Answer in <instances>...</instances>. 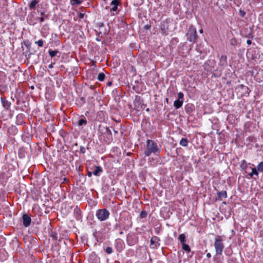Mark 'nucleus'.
Wrapping results in <instances>:
<instances>
[{"label": "nucleus", "mask_w": 263, "mask_h": 263, "mask_svg": "<svg viewBox=\"0 0 263 263\" xmlns=\"http://www.w3.org/2000/svg\"><path fill=\"white\" fill-rule=\"evenodd\" d=\"M160 151L158 146V144L154 141L148 139L146 140V147L144 151V155L148 157L152 154L158 155Z\"/></svg>", "instance_id": "1"}, {"label": "nucleus", "mask_w": 263, "mask_h": 263, "mask_svg": "<svg viewBox=\"0 0 263 263\" xmlns=\"http://www.w3.org/2000/svg\"><path fill=\"white\" fill-rule=\"evenodd\" d=\"M224 236L221 235H217L215 238L214 246L215 249L216 256L221 255L224 245L223 243Z\"/></svg>", "instance_id": "2"}, {"label": "nucleus", "mask_w": 263, "mask_h": 263, "mask_svg": "<svg viewBox=\"0 0 263 263\" xmlns=\"http://www.w3.org/2000/svg\"><path fill=\"white\" fill-rule=\"evenodd\" d=\"M186 36L187 40L190 42L194 43L196 42L198 39V35L197 34L196 29L193 25L189 27Z\"/></svg>", "instance_id": "3"}, {"label": "nucleus", "mask_w": 263, "mask_h": 263, "mask_svg": "<svg viewBox=\"0 0 263 263\" xmlns=\"http://www.w3.org/2000/svg\"><path fill=\"white\" fill-rule=\"evenodd\" d=\"M109 215V211L106 209L98 210L96 214L97 218L101 221L107 219Z\"/></svg>", "instance_id": "4"}, {"label": "nucleus", "mask_w": 263, "mask_h": 263, "mask_svg": "<svg viewBox=\"0 0 263 263\" xmlns=\"http://www.w3.org/2000/svg\"><path fill=\"white\" fill-rule=\"evenodd\" d=\"M6 80V73L0 71V93L3 94L8 90L7 85L5 84Z\"/></svg>", "instance_id": "5"}, {"label": "nucleus", "mask_w": 263, "mask_h": 263, "mask_svg": "<svg viewBox=\"0 0 263 263\" xmlns=\"http://www.w3.org/2000/svg\"><path fill=\"white\" fill-rule=\"evenodd\" d=\"M184 94L182 92L178 93V99L174 102V106L176 109L180 108L183 103Z\"/></svg>", "instance_id": "6"}, {"label": "nucleus", "mask_w": 263, "mask_h": 263, "mask_svg": "<svg viewBox=\"0 0 263 263\" xmlns=\"http://www.w3.org/2000/svg\"><path fill=\"white\" fill-rule=\"evenodd\" d=\"M138 238L134 234H128L127 236V243L128 245L132 246L138 242Z\"/></svg>", "instance_id": "7"}, {"label": "nucleus", "mask_w": 263, "mask_h": 263, "mask_svg": "<svg viewBox=\"0 0 263 263\" xmlns=\"http://www.w3.org/2000/svg\"><path fill=\"white\" fill-rule=\"evenodd\" d=\"M115 246L117 251L120 252L124 249L125 243L123 240L117 239L116 240Z\"/></svg>", "instance_id": "8"}, {"label": "nucleus", "mask_w": 263, "mask_h": 263, "mask_svg": "<svg viewBox=\"0 0 263 263\" xmlns=\"http://www.w3.org/2000/svg\"><path fill=\"white\" fill-rule=\"evenodd\" d=\"M39 17H35L34 14L31 13L28 16L27 21L30 25H34L39 22Z\"/></svg>", "instance_id": "9"}, {"label": "nucleus", "mask_w": 263, "mask_h": 263, "mask_svg": "<svg viewBox=\"0 0 263 263\" xmlns=\"http://www.w3.org/2000/svg\"><path fill=\"white\" fill-rule=\"evenodd\" d=\"M23 221V225L25 227H28L30 225L31 219V218L26 214H25L23 215L22 217Z\"/></svg>", "instance_id": "10"}, {"label": "nucleus", "mask_w": 263, "mask_h": 263, "mask_svg": "<svg viewBox=\"0 0 263 263\" xmlns=\"http://www.w3.org/2000/svg\"><path fill=\"white\" fill-rule=\"evenodd\" d=\"M1 100L3 107L6 109H8L10 107L11 103L7 100L5 98L2 97H1Z\"/></svg>", "instance_id": "11"}, {"label": "nucleus", "mask_w": 263, "mask_h": 263, "mask_svg": "<svg viewBox=\"0 0 263 263\" xmlns=\"http://www.w3.org/2000/svg\"><path fill=\"white\" fill-rule=\"evenodd\" d=\"M119 4V1L118 0H113L111 2L110 5L111 8H110V11H116L118 9V6Z\"/></svg>", "instance_id": "12"}, {"label": "nucleus", "mask_w": 263, "mask_h": 263, "mask_svg": "<svg viewBox=\"0 0 263 263\" xmlns=\"http://www.w3.org/2000/svg\"><path fill=\"white\" fill-rule=\"evenodd\" d=\"M227 64V57L225 55H222L220 59L219 65L225 66Z\"/></svg>", "instance_id": "13"}, {"label": "nucleus", "mask_w": 263, "mask_h": 263, "mask_svg": "<svg viewBox=\"0 0 263 263\" xmlns=\"http://www.w3.org/2000/svg\"><path fill=\"white\" fill-rule=\"evenodd\" d=\"M218 199L221 200L223 198H226L227 197V194L226 191H222L218 192L217 193Z\"/></svg>", "instance_id": "14"}, {"label": "nucleus", "mask_w": 263, "mask_h": 263, "mask_svg": "<svg viewBox=\"0 0 263 263\" xmlns=\"http://www.w3.org/2000/svg\"><path fill=\"white\" fill-rule=\"evenodd\" d=\"M249 165H250V163H249ZM248 163L245 160H243L241 161V163L240 164V168L242 171H244L245 172H247V168L248 167Z\"/></svg>", "instance_id": "15"}, {"label": "nucleus", "mask_w": 263, "mask_h": 263, "mask_svg": "<svg viewBox=\"0 0 263 263\" xmlns=\"http://www.w3.org/2000/svg\"><path fill=\"white\" fill-rule=\"evenodd\" d=\"M103 172L102 168L100 166H97L96 167L95 171L93 172L94 175L96 176H99L100 175V173Z\"/></svg>", "instance_id": "16"}, {"label": "nucleus", "mask_w": 263, "mask_h": 263, "mask_svg": "<svg viewBox=\"0 0 263 263\" xmlns=\"http://www.w3.org/2000/svg\"><path fill=\"white\" fill-rule=\"evenodd\" d=\"M39 3V1L37 0H33L29 5V8L30 10L34 9L35 7Z\"/></svg>", "instance_id": "17"}, {"label": "nucleus", "mask_w": 263, "mask_h": 263, "mask_svg": "<svg viewBox=\"0 0 263 263\" xmlns=\"http://www.w3.org/2000/svg\"><path fill=\"white\" fill-rule=\"evenodd\" d=\"M178 240L180 242L182 245L186 242V236L184 234H180L178 237Z\"/></svg>", "instance_id": "18"}, {"label": "nucleus", "mask_w": 263, "mask_h": 263, "mask_svg": "<svg viewBox=\"0 0 263 263\" xmlns=\"http://www.w3.org/2000/svg\"><path fill=\"white\" fill-rule=\"evenodd\" d=\"M182 245V248L183 250H184L186 252H190L191 251V248L190 246L186 244V243H183Z\"/></svg>", "instance_id": "19"}, {"label": "nucleus", "mask_w": 263, "mask_h": 263, "mask_svg": "<svg viewBox=\"0 0 263 263\" xmlns=\"http://www.w3.org/2000/svg\"><path fill=\"white\" fill-rule=\"evenodd\" d=\"M188 144V140L186 138H182L180 141V144L182 146H186Z\"/></svg>", "instance_id": "20"}, {"label": "nucleus", "mask_w": 263, "mask_h": 263, "mask_svg": "<svg viewBox=\"0 0 263 263\" xmlns=\"http://www.w3.org/2000/svg\"><path fill=\"white\" fill-rule=\"evenodd\" d=\"M58 52H59V51L57 50H49V51H48L49 54L51 58L55 57Z\"/></svg>", "instance_id": "21"}, {"label": "nucleus", "mask_w": 263, "mask_h": 263, "mask_svg": "<svg viewBox=\"0 0 263 263\" xmlns=\"http://www.w3.org/2000/svg\"><path fill=\"white\" fill-rule=\"evenodd\" d=\"M105 75L103 72H100L98 74V80L100 81H103L105 79Z\"/></svg>", "instance_id": "22"}, {"label": "nucleus", "mask_w": 263, "mask_h": 263, "mask_svg": "<svg viewBox=\"0 0 263 263\" xmlns=\"http://www.w3.org/2000/svg\"><path fill=\"white\" fill-rule=\"evenodd\" d=\"M87 124V121L85 118L81 119L78 122L79 126L85 125Z\"/></svg>", "instance_id": "23"}, {"label": "nucleus", "mask_w": 263, "mask_h": 263, "mask_svg": "<svg viewBox=\"0 0 263 263\" xmlns=\"http://www.w3.org/2000/svg\"><path fill=\"white\" fill-rule=\"evenodd\" d=\"M257 170L258 172H263V161L260 162L257 166Z\"/></svg>", "instance_id": "24"}, {"label": "nucleus", "mask_w": 263, "mask_h": 263, "mask_svg": "<svg viewBox=\"0 0 263 263\" xmlns=\"http://www.w3.org/2000/svg\"><path fill=\"white\" fill-rule=\"evenodd\" d=\"M44 41L43 40H39L35 42V44H37L39 47H42L44 46Z\"/></svg>", "instance_id": "25"}, {"label": "nucleus", "mask_w": 263, "mask_h": 263, "mask_svg": "<svg viewBox=\"0 0 263 263\" xmlns=\"http://www.w3.org/2000/svg\"><path fill=\"white\" fill-rule=\"evenodd\" d=\"M105 252L107 254H110L112 253L113 250L111 247H107L105 249Z\"/></svg>", "instance_id": "26"}, {"label": "nucleus", "mask_w": 263, "mask_h": 263, "mask_svg": "<svg viewBox=\"0 0 263 263\" xmlns=\"http://www.w3.org/2000/svg\"><path fill=\"white\" fill-rule=\"evenodd\" d=\"M147 212L146 211H142L141 213H140V217L141 218H145L146 216H147Z\"/></svg>", "instance_id": "27"}, {"label": "nucleus", "mask_w": 263, "mask_h": 263, "mask_svg": "<svg viewBox=\"0 0 263 263\" xmlns=\"http://www.w3.org/2000/svg\"><path fill=\"white\" fill-rule=\"evenodd\" d=\"M252 174H253L254 175L258 176V172L257 171V170L255 167L252 168Z\"/></svg>", "instance_id": "28"}, {"label": "nucleus", "mask_w": 263, "mask_h": 263, "mask_svg": "<svg viewBox=\"0 0 263 263\" xmlns=\"http://www.w3.org/2000/svg\"><path fill=\"white\" fill-rule=\"evenodd\" d=\"M72 5H80L82 2L80 0H71Z\"/></svg>", "instance_id": "29"}, {"label": "nucleus", "mask_w": 263, "mask_h": 263, "mask_svg": "<svg viewBox=\"0 0 263 263\" xmlns=\"http://www.w3.org/2000/svg\"><path fill=\"white\" fill-rule=\"evenodd\" d=\"M150 241H151V246L152 248H155L157 247L156 245L155 244V242L154 241L153 238L151 239Z\"/></svg>", "instance_id": "30"}, {"label": "nucleus", "mask_w": 263, "mask_h": 263, "mask_svg": "<svg viewBox=\"0 0 263 263\" xmlns=\"http://www.w3.org/2000/svg\"><path fill=\"white\" fill-rule=\"evenodd\" d=\"M239 13L241 17H244L246 14L243 10H242L241 9L239 10Z\"/></svg>", "instance_id": "31"}, {"label": "nucleus", "mask_w": 263, "mask_h": 263, "mask_svg": "<svg viewBox=\"0 0 263 263\" xmlns=\"http://www.w3.org/2000/svg\"><path fill=\"white\" fill-rule=\"evenodd\" d=\"M51 236L52 237V238L54 240H56L58 239V234L56 233L52 234Z\"/></svg>", "instance_id": "32"}, {"label": "nucleus", "mask_w": 263, "mask_h": 263, "mask_svg": "<svg viewBox=\"0 0 263 263\" xmlns=\"http://www.w3.org/2000/svg\"><path fill=\"white\" fill-rule=\"evenodd\" d=\"M41 16H44L45 18H48V15L45 14V12H42L41 13Z\"/></svg>", "instance_id": "33"}, {"label": "nucleus", "mask_w": 263, "mask_h": 263, "mask_svg": "<svg viewBox=\"0 0 263 263\" xmlns=\"http://www.w3.org/2000/svg\"><path fill=\"white\" fill-rule=\"evenodd\" d=\"M80 152H81L82 153H83V154L85 153V152H86V150H85V147H83V146H81V147H80Z\"/></svg>", "instance_id": "34"}, {"label": "nucleus", "mask_w": 263, "mask_h": 263, "mask_svg": "<svg viewBox=\"0 0 263 263\" xmlns=\"http://www.w3.org/2000/svg\"><path fill=\"white\" fill-rule=\"evenodd\" d=\"M45 19L46 18L44 16H41V17H39V22L40 21L41 23L43 22Z\"/></svg>", "instance_id": "35"}, {"label": "nucleus", "mask_w": 263, "mask_h": 263, "mask_svg": "<svg viewBox=\"0 0 263 263\" xmlns=\"http://www.w3.org/2000/svg\"><path fill=\"white\" fill-rule=\"evenodd\" d=\"M231 253H232V251L231 250H230V251L226 250V252H225V253L227 255H230Z\"/></svg>", "instance_id": "36"}, {"label": "nucleus", "mask_w": 263, "mask_h": 263, "mask_svg": "<svg viewBox=\"0 0 263 263\" xmlns=\"http://www.w3.org/2000/svg\"><path fill=\"white\" fill-rule=\"evenodd\" d=\"M53 64L54 63H51L50 65H48V68L50 69H51L53 67Z\"/></svg>", "instance_id": "37"}, {"label": "nucleus", "mask_w": 263, "mask_h": 263, "mask_svg": "<svg viewBox=\"0 0 263 263\" xmlns=\"http://www.w3.org/2000/svg\"><path fill=\"white\" fill-rule=\"evenodd\" d=\"M247 43L248 45H250L252 44V41L250 40H248L247 41Z\"/></svg>", "instance_id": "38"}, {"label": "nucleus", "mask_w": 263, "mask_h": 263, "mask_svg": "<svg viewBox=\"0 0 263 263\" xmlns=\"http://www.w3.org/2000/svg\"><path fill=\"white\" fill-rule=\"evenodd\" d=\"M112 82L111 81H109V82H107V86H110L112 85Z\"/></svg>", "instance_id": "39"}, {"label": "nucleus", "mask_w": 263, "mask_h": 263, "mask_svg": "<svg viewBox=\"0 0 263 263\" xmlns=\"http://www.w3.org/2000/svg\"><path fill=\"white\" fill-rule=\"evenodd\" d=\"M106 130L107 132H108L109 133V134L110 135H111V131H110V130L109 129V128L108 127H106Z\"/></svg>", "instance_id": "40"}, {"label": "nucleus", "mask_w": 263, "mask_h": 263, "mask_svg": "<svg viewBox=\"0 0 263 263\" xmlns=\"http://www.w3.org/2000/svg\"><path fill=\"white\" fill-rule=\"evenodd\" d=\"M84 14L83 13H80L79 14V17L81 18H82L84 17Z\"/></svg>", "instance_id": "41"}, {"label": "nucleus", "mask_w": 263, "mask_h": 263, "mask_svg": "<svg viewBox=\"0 0 263 263\" xmlns=\"http://www.w3.org/2000/svg\"><path fill=\"white\" fill-rule=\"evenodd\" d=\"M206 257L209 258H211V254L210 253H208L206 254Z\"/></svg>", "instance_id": "42"}, {"label": "nucleus", "mask_w": 263, "mask_h": 263, "mask_svg": "<svg viewBox=\"0 0 263 263\" xmlns=\"http://www.w3.org/2000/svg\"><path fill=\"white\" fill-rule=\"evenodd\" d=\"M254 175L253 174H252V172H251V173H250L249 174V177H250V178H252V177H253V176Z\"/></svg>", "instance_id": "43"}, {"label": "nucleus", "mask_w": 263, "mask_h": 263, "mask_svg": "<svg viewBox=\"0 0 263 263\" xmlns=\"http://www.w3.org/2000/svg\"><path fill=\"white\" fill-rule=\"evenodd\" d=\"M91 175H92L91 172H89L88 173V176L89 177H91Z\"/></svg>", "instance_id": "44"}, {"label": "nucleus", "mask_w": 263, "mask_h": 263, "mask_svg": "<svg viewBox=\"0 0 263 263\" xmlns=\"http://www.w3.org/2000/svg\"><path fill=\"white\" fill-rule=\"evenodd\" d=\"M114 132L115 134H117L118 133V132L115 129H114Z\"/></svg>", "instance_id": "45"}, {"label": "nucleus", "mask_w": 263, "mask_h": 263, "mask_svg": "<svg viewBox=\"0 0 263 263\" xmlns=\"http://www.w3.org/2000/svg\"><path fill=\"white\" fill-rule=\"evenodd\" d=\"M199 32H200V33H203V29H200V30H199Z\"/></svg>", "instance_id": "46"}, {"label": "nucleus", "mask_w": 263, "mask_h": 263, "mask_svg": "<svg viewBox=\"0 0 263 263\" xmlns=\"http://www.w3.org/2000/svg\"><path fill=\"white\" fill-rule=\"evenodd\" d=\"M165 101L168 103V98H166Z\"/></svg>", "instance_id": "47"}, {"label": "nucleus", "mask_w": 263, "mask_h": 263, "mask_svg": "<svg viewBox=\"0 0 263 263\" xmlns=\"http://www.w3.org/2000/svg\"><path fill=\"white\" fill-rule=\"evenodd\" d=\"M186 111L187 112L189 111V110H188V107L186 108Z\"/></svg>", "instance_id": "48"}]
</instances>
